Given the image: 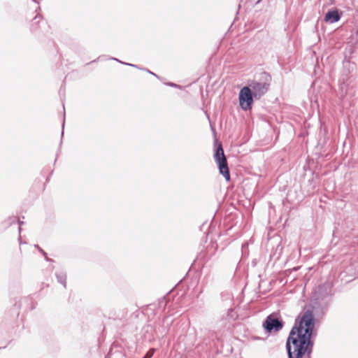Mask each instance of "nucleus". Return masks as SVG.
<instances>
[{"label":"nucleus","mask_w":358,"mask_h":358,"mask_svg":"<svg viewBox=\"0 0 358 358\" xmlns=\"http://www.w3.org/2000/svg\"><path fill=\"white\" fill-rule=\"evenodd\" d=\"M313 315L306 311L289 333L286 347L289 358H309L313 344L310 341L314 328Z\"/></svg>","instance_id":"obj_1"},{"label":"nucleus","mask_w":358,"mask_h":358,"mask_svg":"<svg viewBox=\"0 0 358 358\" xmlns=\"http://www.w3.org/2000/svg\"><path fill=\"white\" fill-rule=\"evenodd\" d=\"M253 94L249 87H243L239 93V103L244 110H250L253 103Z\"/></svg>","instance_id":"obj_2"},{"label":"nucleus","mask_w":358,"mask_h":358,"mask_svg":"<svg viewBox=\"0 0 358 358\" xmlns=\"http://www.w3.org/2000/svg\"><path fill=\"white\" fill-rule=\"evenodd\" d=\"M263 327L268 332H278L282 329L283 323L278 318L276 315L271 314L266 317L263 323Z\"/></svg>","instance_id":"obj_3"},{"label":"nucleus","mask_w":358,"mask_h":358,"mask_svg":"<svg viewBox=\"0 0 358 358\" xmlns=\"http://www.w3.org/2000/svg\"><path fill=\"white\" fill-rule=\"evenodd\" d=\"M269 84L266 83L253 82L250 85L254 98L259 99L268 90Z\"/></svg>","instance_id":"obj_4"},{"label":"nucleus","mask_w":358,"mask_h":358,"mask_svg":"<svg viewBox=\"0 0 358 358\" xmlns=\"http://www.w3.org/2000/svg\"><path fill=\"white\" fill-rule=\"evenodd\" d=\"M214 157L218 164L220 173L224 176V150L221 142L218 143Z\"/></svg>","instance_id":"obj_5"},{"label":"nucleus","mask_w":358,"mask_h":358,"mask_svg":"<svg viewBox=\"0 0 358 358\" xmlns=\"http://www.w3.org/2000/svg\"><path fill=\"white\" fill-rule=\"evenodd\" d=\"M341 19V16L337 10L329 11L324 17V21L329 23H334Z\"/></svg>","instance_id":"obj_6"},{"label":"nucleus","mask_w":358,"mask_h":358,"mask_svg":"<svg viewBox=\"0 0 358 358\" xmlns=\"http://www.w3.org/2000/svg\"><path fill=\"white\" fill-rule=\"evenodd\" d=\"M58 282L62 284L64 288L66 287V274L64 272H57L55 273Z\"/></svg>","instance_id":"obj_7"},{"label":"nucleus","mask_w":358,"mask_h":358,"mask_svg":"<svg viewBox=\"0 0 358 358\" xmlns=\"http://www.w3.org/2000/svg\"><path fill=\"white\" fill-rule=\"evenodd\" d=\"M15 222H17L19 224L18 229H19V233L20 234L21 231H22L21 227L24 224V222L22 221H20L16 217H13L10 218V224L15 223Z\"/></svg>","instance_id":"obj_8"},{"label":"nucleus","mask_w":358,"mask_h":358,"mask_svg":"<svg viewBox=\"0 0 358 358\" xmlns=\"http://www.w3.org/2000/svg\"><path fill=\"white\" fill-rule=\"evenodd\" d=\"M227 315L231 317L232 320H235L238 317V314L236 311L234 309H230L228 311Z\"/></svg>","instance_id":"obj_9"},{"label":"nucleus","mask_w":358,"mask_h":358,"mask_svg":"<svg viewBox=\"0 0 358 358\" xmlns=\"http://www.w3.org/2000/svg\"><path fill=\"white\" fill-rule=\"evenodd\" d=\"M155 352V349H150L143 358H151Z\"/></svg>","instance_id":"obj_10"},{"label":"nucleus","mask_w":358,"mask_h":358,"mask_svg":"<svg viewBox=\"0 0 358 358\" xmlns=\"http://www.w3.org/2000/svg\"><path fill=\"white\" fill-rule=\"evenodd\" d=\"M230 178L229 168L227 164V159H225V180H229Z\"/></svg>","instance_id":"obj_11"},{"label":"nucleus","mask_w":358,"mask_h":358,"mask_svg":"<svg viewBox=\"0 0 358 358\" xmlns=\"http://www.w3.org/2000/svg\"><path fill=\"white\" fill-rule=\"evenodd\" d=\"M39 252L41 254H43L47 261H51V259L47 257V253L42 248H39Z\"/></svg>","instance_id":"obj_12"},{"label":"nucleus","mask_w":358,"mask_h":358,"mask_svg":"<svg viewBox=\"0 0 358 358\" xmlns=\"http://www.w3.org/2000/svg\"><path fill=\"white\" fill-rule=\"evenodd\" d=\"M112 59L115 60V61H117V62H120V63H122V64H124V62H120V60H118V59H116V58H112ZM124 64H127V65H129V66H134V67H137L136 65H134V64H131L124 63Z\"/></svg>","instance_id":"obj_13"},{"label":"nucleus","mask_w":358,"mask_h":358,"mask_svg":"<svg viewBox=\"0 0 358 358\" xmlns=\"http://www.w3.org/2000/svg\"><path fill=\"white\" fill-rule=\"evenodd\" d=\"M252 3L257 4L259 3L262 0H249Z\"/></svg>","instance_id":"obj_14"},{"label":"nucleus","mask_w":358,"mask_h":358,"mask_svg":"<svg viewBox=\"0 0 358 358\" xmlns=\"http://www.w3.org/2000/svg\"><path fill=\"white\" fill-rule=\"evenodd\" d=\"M169 85L171 86V87H178V85L176 84H174V83H169Z\"/></svg>","instance_id":"obj_15"},{"label":"nucleus","mask_w":358,"mask_h":358,"mask_svg":"<svg viewBox=\"0 0 358 358\" xmlns=\"http://www.w3.org/2000/svg\"><path fill=\"white\" fill-rule=\"evenodd\" d=\"M147 71H148L149 73H150V74H152V75H153V76H157V75H156L155 73H154L151 72L150 71L147 70Z\"/></svg>","instance_id":"obj_16"},{"label":"nucleus","mask_w":358,"mask_h":358,"mask_svg":"<svg viewBox=\"0 0 358 358\" xmlns=\"http://www.w3.org/2000/svg\"><path fill=\"white\" fill-rule=\"evenodd\" d=\"M214 143L215 144H217V139L216 138L215 136H214Z\"/></svg>","instance_id":"obj_17"},{"label":"nucleus","mask_w":358,"mask_h":358,"mask_svg":"<svg viewBox=\"0 0 358 358\" xmlns=\"http://www.w3.org/2000/svg\"><path fill=\"white\" fill-rule=\"evenodd\" d=\"M19 242H20V244H22V241H21V236H20L19 237Z\"/></svg>","instance_id":"obj_18"},{"label":"nucleus","mask_w":358,"mask_h":358,"mask_svg":"<svg viewBox=\"0 0 358 358\" xmlns=\"http://www.w3.org/2000/svg\"><path fill=\"white\" fill-rule=\"evenodd\" d=\"M35 248H37L39 250V248H41L38 245H35Z\"/></svg>","instance_id":"obj_19"},{"label":"nucleus","mask_w":358,"mask_h":358,"mask_svg":"<svg viewBox=\"0 0 358 358\" xmlns=\"http://www.w3.org/2000/svg\"><path fill=\"white\" fill-rule=\"evenodd\" d=\"M64 121L63 122V124H62V128L64 129Z\"/></svg>","instance_id":"obj_20"}]
</instances>
